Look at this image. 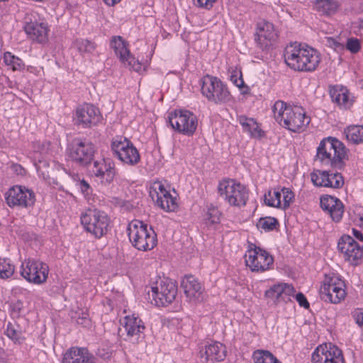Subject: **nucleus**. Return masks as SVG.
Wrapping results in <instances>:
<instances>
[{"label":"nucleus","instance_id":"obj_35","mask_svg":"<svg viewBox=\"0 0 363 363\" xmlns=\"http://www.w3.org/2000/svg\"><path fill=\"white\" fill-rule=\"evenodd\" d=\"M314 6L322 14L332 16L337 12L340 4L336 0H315Z\"/></svg>","mask_w":363,"mask_h":363},{"label":"nucleus","instance_id":"obj_31","mask_svg":"<svg viewBox=\"0 0 363 363\" xmlns=\"http://www.w3.org/2000/svg\"><path fill=\"white\" fill-rule=\"evenodd\" d=\"M330 96L340 108L348 109L353 105V98L348 89L343 86L337 85L330 89Z\"/></svg>","mask_w":363,"mask_h":363},{"label":"nucleus","instance_id":"obj_29","mask_svg":"<svg viewBox=\"0 0 363 363\" xmlns=\"http://www.w3.org/2000/svg\"><path fill=\"white\" fill-rule=\"evenodd\" d=\"M320 206L335 222H339L342 219L344 206L339 199L328 195L323 196L320 198Z\"/></svg>","mask_w":363,"mask_h":363},{"label":"nucleus","instance_id":"obj_20","mask_svg":"<svg viewBox=\"0 0 363 363\" xmlns=\"http://www.w3.org/2000/svg\"><path fill=\"white\" fill-rule=\"evenodd\" d=\"M67 152L72 160L80 164L86 165L93 160L95 147L93 143L86 140L76 139Z\"/></svg>","mask_w":363,"mask_h":363},{"label":"nucleus","instance_id":"obj_34","mask_svg":"<svg viewBox=\"0 0 363 363\" xmlns=\"http://www.w3.org/2000/svg\"><path fill=\"white\" fill-rule=\"evenodd\" d=\"M343 133L347 141L352 145L363 144V125H350L345 128Z\"/></svg>","mask_w":363,"mask_h":363},{"label":"nucleus","instance_id":"obj_9","mask_svg":"<svg viewBox=\"0 0 363 363\" xmlns=\"http://www.w3.org/2000/svg\"><path fill=\"white\" fill-rule=\"evenodd\" d=\"M245 263L253 272H264L272 268L273 257L265 250L250 243L245 253Z\"/></svg>","mask_w":363,"mask_h":363},{"label":"nucleus","instance_id":"obj_8","mask_svg":"<svg viewBox=\"0 0 363 363\" xmlns=\"http://www.w3.org/2000/svg\"><path fill=\"white\" fill-rule=\"evenodd\" d=\"M323 300L334 304L343 301L346 297V286L340 276L334 274H325L319 289Z\"/></svg>","mask_w":363,"mask_h":363},{"label":"nucleus","instance_id":"obj_50","mask_svg":"<svg viewBox=\"0 0 363 363\" xmlns=\"http://www.w3.org/2000/svg\"><path fill=\"white\" fill-rule=\"evenodd\" d=\"M293 298H295L296 301L298 302L301 307H303L304 308H309L310 304L303 294L301 292L296 294H294V296Z\"/></svg>","mask_w":363,"mask_h":363},{"label":"nucleus","instance_id":"obj_7","mask_svg":"<svg viewBox=\"0 0 363 363\" xmlns=\"http://www.w3.org/2000/svg\"><path fill=\"white\" fill-rule=\"evenodd\" d=\"M80 223L86 232L96 238H101L108 232L110 218L103 211L89 208L82 213Z\"/></svg>","mask_w":363,"mask_h":363},{"label":"nucleus","instance_id":"obj_37","mask_svg":"<svg viewBox=\"0 0 363 363\" xmlns=\"http://www.w3.org/2000/svg\"><path fill=\"white\" fill-rule=\"evenodd\" d=\"M254 363H281V362L269 350H257L252 353Z\"/></svg>","mask_w":363,"mask_h":363},{"label":"nucleus","instance_id":"obj_39","mask_svg":"<svg viewBox=\"0 0 363 363\" xmlns=\"http://www.w3.org/2000/svg\"><path fill=\"white\" fill-rule=\"evenodd\" d=\"M3 60L5 65L13 71H21L25 68L23 60L10 52H4Z\"/></svg>","mask_w":363,"mask_h":363},{"label":"nucleus","instance_id":"obj_4","mask_svg":"<svg viewBox=\"0 0 363 363\" xmlns=\"http://www.w3.org/2000/svg\"><path fill=\"white\" fill-rule=\"evenodd\" d=\"M200 85L201 94L211 103L225 105L234 101L228 85L217 77L206 74L201 79Z\"/></svg>","mask_w":363,"mask_h":363},{"label":"nucleus","instance_id":"obj_40","mask_svg":"<svg viewBox=\"0 0 363 363\" xmlns=\"http://www.w3.org/2000/svg\"><path fill=\"white\" fill-rule=\"evenodd\" d=\"M329 172L323 170H314L311 174V179L313 184L316 186L325 187L327 179H328Z\"/></svg>","mask_w":363,"mask_h":363},{"label":"nucleus","instance_id":"obj_38","mask_svg":"<svg viewBox=\"0 0 363 363\" xmlns=\"http://www.w3.org/2000/svg\"><path fill=\"white\" fill-rule=\"evenodd\" d=\"M15 270V265L10 259L0 257V279H8L11 278Z\"/></svg>","mask_w":363,"mask_h":363},{"label":"nucleus","instance_id":"obj_21","mask_svg":"<svg viewBox=\"0 0 363 363\" xmlns=\"http://www.w3.org/2000/svg\"><path fill=\"white\" fill-rule=\"evenodd\" d=\"M294 199V192L286 187H277L270 189L264 196V201L267 206L282 210L287 209Z\"/></svg>","mask_w":363,"mask_h":363},{"label":"nucleus","instance_id":"obj_32","mask_svg":"<svg viewBox=\"0 0 363 363\" xmlns=\"http://www.w3.org/2000/svg\"><path fill=\"white\" fill-rule=\"evenodd\" d=\"M238 121L244 132L248 133L254 138H262L264 136V132L262 130L260 125L252 118L241 115Z\"/></svg>","mask_w":363,"mask_h":363},{"label":"nucleus","instance_id":"obj_5","mask_svg":"<svg viewBox=\"0 0 363 363\" xmlns=\"http://www.w3.org/2000/svg\"><path fill=\"white\" fill-rule=\"evenodd\" d=\"M128 235L132 245L140 251H149L157 243L154 230L139 220H132L128 226Z\"/></svg>","mask_w":363,"mask_h":363},{"label":"nucleus","instance_id":"obj_17","mask_svg":"<svg viewBox=\"0 0 363 363\" xmlns=\"http://www.w3.org/2000/svg\"><path fill=\"white\" fill-rule=\"evenodd\" d=\"M111 149L115 156L125 164L135 165L140 160L137 148L125 138H114L111 143Z\"/></svg>","mask_w":363,"mask_h":363},{"label":"nucleus","instance_id":"obj_27","mask_svg":"<svg viewBox=\"0 0 363 363\" xmlns=\"http://www.w3.org/2000/svg\"><path fill=\"white\" fill-rule=\"evenodd\" d=\"M91 171L104 184L112 182L116 175L114 163L108 158L95 161Z\"/></svg>","mask_w":363,"mask_h":363},{"label":"nucleus","instance_id":"obj_41","mask_svg":"<svg viewBox=\"0 0 363 363\" xmlns=\"http://www.w3.org/2000/svg\"><path fill=\"white\" fill-rule=\"evenodd\" d=\"M278 224V220L275 218L269 216L261 218L258 220L257 226L259 229L268 232L274 230Z\"/></svg>","mask_w":363,"mask_h":363},{"label":"nucleus","instance_id":"obj_49","mask_svg":"<svg viewBox=\"0 0 363 363\" xmlns=\"http://www.w3.org/2000/svg\"><path fill=\"white\" fill-rule=\"evenodd\" d=\"M325 43L328 47L335 50H342L344 48L343 44L339 42L337 39L333 37L325 38Z\"/></svg>","mask_w":363,"mask_h":363},{"label":"nucleus","instance_id":"obj_57","mask_svg":"<svg viewBox=\"0 0 363 363\" xmlns=\"http://www.w3.org/2000/svg\"><path fill=\"white\" fill-rule=\"evenodd\" d=\"M11 169L16 172L18 174H23L25 172L24 169L21 165L18 164H13L11 165Z\"/></svg>","mask_w":363,"mask_h":363},{"label":"nucleus","instance_id":"obj_30","mask_svg":"<svg viewBox=\"0 0 363 363\" xmlns=\"http://www.w3.org/2000/svg\"><path fill=\"white\" fill-rule=\"evenodd\" d=\"M62 363H95L94 358L85 348L72 347L63 354Z\"/></svg>","mask_w":363,"mask_h":363},{"label":"nucleus","instance_id":"obj_56","mask_svg":"<svg viewBox=\"0 0 363 363\" xmlns=\"http://www.w3.org/2000/svg\"><path fill=\"white\" fill-rule=\"evenodd\" d=\"M26 70L30 73L38 76L43 72V68L41 67L28 66Z\"/></svg>","mask_w":363,"mask_h":363},{"label":"nucleus","instance_id":"obj_26","mask_svg":"<svg viewBox=\"0 0 363 363\" xmlns=\"http://www.w3.org/2000/svg\"><path fill=\"white\" fill-rule=\"evenodd\" d=\"M121 324L125 329L128 340L138 342L143 339L145 327L143 320L135 314L126 315L121 320Z\"/></svg>","mask_w":363,"mask_h":363},{"label":"nucleus","instance_id":"obj_14","mask_svg":"<svg viewBox=\"0 0 363 363\" xmlns=\"http://www.w3.org/2000/svg\"><path fill=\"white\" fill-rule=\"evenodd\" d=\"M23 30L27 38L33 42L43 44L48 40L49 26L46 22L39 18L35 11L26 13Z\"/></svg>","mask_w":363,"mask_h":363},{"label":"nucleus","instance_id":"obj_46","mask_svg":"<svg viewBox=\"0 0 363 363\" xmlns=\"http://www.w3.org/2000/svg\"><path fill=\"white\" fill-rule=\"evenodd\" d=\"M77 186L85 199L88 201L90 200L92 194V189L89 184L84 179H82L78 182Z\"/></svg>","mask_w":363,"mask_h":363},{"label":"nucleus","instance_id":"obj_42","mask_svg":"<svg viewBox=\"0 0 363 363\" xmlns=\"http://www.w3.org/2000/svg\"><path fill=\"white\" fill-rule=\"evenodd\" d=\"M350 217L354 225L363 229V206H354L350 212Z\"/></svg>","mask_w":363,"mask_h":363},{"label":"nucleus","instance_id":"obj_22","mask_svg":"<svg viewBox=\"0 0 363 363\" xmlns=\"http://www.w3.org/2000/svg\"><path fill=\"white\" fill-rule=\"evenodd\" d=\"M277 38L278 32L272 22L261 20L257 23L255 40L261 48L272 46Z\"/></svg>","mask_w":363,"mask_h":363},{"label":"nucleus","instance_id":"obj_25","mask_svg":"<svg viewBox=\"0 0 363 363\" xmlns=\"http://www.w3.org/2000/svg\"><path fill=\"white\" fill-rule=\"evenodd\" d=\"M296 290L291 284L279 282L271 286L264 292V296L275 304L291 301Z\"/></svg>","mask_w":363,"mask_h":363},{"label":"nucleus","instance_id":"obj_52","mask_svg":"<svg viewBox=\"0 0 363 363\" xmlns=\"http://www.w3.org/2000/svg\"><path fill=\"white\" fill-rule=\"evenodd\" d=\"M352 316L355 323L361 328H363V309H357L353 312Z\"/></svg>","mask_w":363,"mask_h":363},{"label":"nucleus","instance_id":"obj_55","mask_svg":"<svg viewBox=\"0 0 363 363\" xmlns=\"http://www.w3.org/2000/svg\"><path fill=\"white\" fill-rule=\"evenodd\" d=\"M195 4L199 6L206 9H210L212 7L213 4L216 0H194Z\"/></svg>","mask_w":363,"mask_h":363},{"label":"nucleus","instance_id":"obj_19","mask_svg":"<svg viewBox=\"0 0 363 363\" xmlns=\"http://www.w3.org/2000/svg\"><path fill=\"white\" fill-rule=\"evenodd\" d=\"M311 363H345L342 351L329 342L319 345L311 354Z\"/></svg>","mask_w":363,"mask_h":363},{"label":"nucleus","instance_id":"obj_24","mask_svg":"<svg viewBox=\"0 0 363 363\" xmlns=\"http://www.w3.org/2000/svg\"><path fill=\"white\" fill-rule=\"evenodd\" d=\"M337 247L344 259L352 265H357L363 257V248L350 235H342Z\"/></svg>","mask_w":363,"mask_h":363},{"label":"nucleus","instance_id":"obj_43","mask_svg":"<svg viewBox=\"0 0 363 363\" xmlns=\"http://www.w3.org/2000/svg\"><path fill=\"white\" fill-rule=\"evenodd\" d=\"M325 187H330L333 189L341 188L344 184V179L342 176L339 173H330L329 172L328 179Z\"/></svg>","mask_w":363,"mask_h":363},{"label":"nucleus","instance_id":"obj_2","mask_svg":"<svg viewBox=\"0 0 363 363\" xmlns=\"http://www.w3.org/2000/svg\"><path fill=\"white\" fill-rule=\"evenodd\" d=\"M272 111L274 120L291 132H303L311 122L302 107L291 106L281 100L274 102Z\"/></svg>","mask_w":363,"mask_h":363},{"label":"nucleus","instance_id":"obj_16","mask_svg":"<svg viewBox=\"0 0 363 363\" xmlns=\"http://www.w3.org/2000/svg\"><path fill=\"white\" fill-rule=\"evenodd\" d=\"M168 121L172 128L185 135H192L197 128V118L191 111L178 109L168 115Z\"/></svg>","mask_w":363,"mask_h":363},{"label":"nucleus","instance_id":"obj_13","mask_svg":"<svg viewBox=\"0 0 363 363\" xmlns=\"http://www.w3.org/2000/svg\"><path fill=\"white\" fill-rule=\"evenodd\" d=\"M48 265L34 258L25 259L20 266V274L28 282L40 285L46 282L49 274Z\"/></svg>","mask_w":363,"mask_h":363},{"label":"nucleus","instance_id":"obj_48","mask_svg":"<svg viewBox=\"0 0 363 363\" xmlns=\"http://www.w3.org/2000/svg\"><path fill=\"white\" fill-rule=\"evenodd\" d=\"M346 48L352 53L358 52L361 49L359 40L354 38H348L346 43Z\"/></svg>","mask_w":363,"mask_h":363},{"label":"nucleus","instance_id":"obj_18","mask_svg":"<svg viewBox=\"0 0 363 363\" xmlns=\"http://www.w3.org/2000/svg\"><path fill=\"white\" fill-rule=\"evenodd\" d=\"M73 119L77 125L89 128L101 123L104 118L98 107L91 104H84L76 108Z\"/></svg>","mask_w":363,"mask_h":363},{"label":"nucleus","instance_id":"obj_15","mask_svg":"<svg viewBox=\"0 0 363 363\" xmlns=\"http://www.w3.org/2000/svg\"><path fill=\"white\" fill-rule=\"evenodd\" d=\"M5 202L11 208H27L35 201L33 191L22 185H13L4 194Z\"/></svg>","mask_w":363,"mask_h":363},{"label":"nucleus","instance_id":"obj_1","mask_svg":"<svg viewBox=\"0 0 363 363\" xmlns=\"http://www.w3.org/2000/svg\"><path fill=\"white\" fill-rule=\"evenodd\" d=\"M284 57L290 69L301 72H314L321 61L320 54L317 50L297 42L286 45Z\"/></svg>","mask_w":363,"mask_h":363},{"label":"nucleus","instance_id":"obj_47","mask_svg":"<svg viewBox=\"0 0 363 363\" xmlns=\"http://www.w3.org/2000/svg\"><path fill=\"white\" fill-rule=\"evenodd\" d=\"M5 333L9 339L13 341H18L21 334L16 325L11 323H8Z\"/></svg>","mask_w":363,"mask_h":363},{"label":"nucleus","instance_id":"obj_28","mask_svg":"<svg viewBox=\"0 0 363 363\" xmlns=\"http://www.w3.org/2000/svg\"><path fill=\"white\" fill-rule=\"evenodd\" d=\"M182 287L188 301L197 303L203 300V289L199 280L192 275L185 276L182 281Z\"/></svg>","mask_w":363,"mask_h":363},{"label":"nucleus","instance_id":"obj_6","mask_svg":"<svg viewBox=\"0 0 363 363\" xmlns=\"http://www.w3.org/2000/svg\"><path fill=\"white\" fill-rule=\"evenodd\" d=\"M219 196L229 206L240 208L244 207L249 197L248 190L240 182L233 179H223L217 186Z\"/></svg>","mask_w":363,"mask_h":363},{"label":"nucleus","instance_id":"obj_51","mask_svg":"<svg viewBox=\"0 0 363 363\" xmlns=\"http://www.w3.org/2000/svg\"><path fill=\"white\" fill-rule=\"evenodd\" d=\"M352 28L356 35L363 36V18L353 22Z\"/></svg>","mask_w":363,"mask_h":363},{"label":"nucleus","instance_id":"obj_10","mask_svg":"<svg viewBox=\"0 0 363 363\" xmlns=\"http://www.w3.org/2000/svg\"><path fill=\"white\" fill-rule=\"evenodd\" d=\"M149 194L155 204L165 212H174L179 208L175 193L170 191V187L162 181H155L150 186Z\"/></svg>","mask_w":363,"mask_h":363},{"label":"nucleus","instance_id":"obj_36","mask_svg":"<svg viewBox=\"0 0 363 363\" xmlns=\"http://www.w3.org/2000/svg\"><path fill=\"white\" fill-rule=\"evenodd\" d=\"M222 213L215 206L211 204L206 207L203 216V223L206 226H213L220 223Z\"/></svg>","mask_w":363,"mask_h":363},{"label":"nucleus","instance_id":"obj_53","mask_svg":"<svg viewBox=\"0 0 363 363\" xmlns=\"http://www.w3.org/2000/svg\"><path fill=\"white\" fill-rule=\"evenodd\" d=\"M236 87L239 89L241 95L247 96L250 94L251 89L248 85L245 84L244 81L237 84Z\"/></svg>","mask_w":363,"mask_h":363},{"label":"nucleus","instance_id":"obj_11","mask_svg":"<svg viewBox=\"0 0 363 363\" xmlns=\"http://www.w3.org/2000/svg\"><path fill=\"white\" fill-rule=\"evenodd\" d=\"M151 303L157 306L165 307L176 298L177 286L172 280L166 279L154 283L147 292Z\"/></svg>","mask_w":363,"mask_h":363},{"label":"nucleus","instance_id":"obj_58","mask_svg":"<svg viewBox=\"0 0 363 363\" xmlns=\"http://www.w3.org/2000/svg\"><path fill=\"white\" fill-rule=\"evenodd\" d=\"M352 234L356 239H357L360 241L363 240V234L362 233L361 231H359L355 228H352Z\"/></svg>","mask_w":363,"mask_h":363},{"label":"nucleus","instance_id":"obj_12","mask_svg":"<svg viewBox=\"0 0 363 363\" xmlns=\"http://www.w3.org/2000/svg\"><path fill=\"white\" fill-rule=\"evenodd\" d=\"M110 47L124 66L138 73L145 71L147 65L135 59L130 52L129 43L121 36H113L110 41Z\"/></svg>","mask_w":363,"mask_h":363},{"label":"nucleus","instance_id":"obj_54","mask_svg":"<svg viewBox=\"0 0 363 363\" xmlns=\"http://www.w3.org/2000/svg\"><path fill=\"white\" fill-rule=\"evenodd\" d=\"M76 321H77V323L79 325H82L83 326H87V325H89V323H90V320L89 318V315L85 312H82V315L79 316L77 318Z\"/></svg>","mask_w":363,"mask_h":363},{"label":"nucleus","instance_id":"obj_44","mask_svg":"<svg viewBox=\"0 0 363 363\" xmlns=\"http://www.w3.org/2000/svg\"><path fill=\"white\" fill-rule=\"evenodd\" d=\"M75 45L82 53H91L96 48L94 43L86 39L77 40L75 42Z\"/></svg>","mask_w":363,"mask_h":363},{"label":"nucleus","instance_id":"obj_59","mask_svg":"<svg viewBox=\"0 0 363 363\" xmlns=\"http://www.w3.org/2000/svg\"><path fill=\"white\" fill-rule=\"evenodd\" d=\"M104 3L108 6H113L121 1V0H104Z\"/></svg>","mask_w":363,"mask_h":363},{"label":"nucleus","instance_id":"obj_3","mask_svg":"<svg viewBox=\"0 0 363 363\" xmlns=\"http://www.w3.org/2000/svg\"><path fill=\"white\" fill-rule=\"evenodd\" d=\"M346 158L347 148L336 138H324L316 148L315 160L322 165L341 168Z\"/></svg>","mask_w":363,"mask_h":363},{"label":"nucleus","instance_id":"obj_33","mask_svg":"<svg viewBox=\"0 0 363 363\" xmlns=\"http://www.w3.org/2000/svg\"><path fill=\"white\" fill-rule=\"evenodd\" d=\"M50 143L49 142H45L42 143V147L40 149L38 146V151L35 152L33 155L32 156L34 165L35 166L36 170L40 176H42L43 178H45L48 175L47 174L42 170L43 167H45L48 166V163L47 161L44 160L40 155H47L50 150Z\"/></svg>","mask_w":363,"mask_h":363},{"label":"nucleus","instance_id":"obj_23","mask_svg":"<svg viewBox=\"0 0 363 363\" xmlns=\"http://www.w3.org/2000/svg\"><path fill=\"white\" fill-rule=\"evenodd\" d=\"M227 356L226 346L218 341L207 342L199 352V357L203 363H216L223 361Z\"/></svg>","mask_w":363,"mask_h":363},{"label":"nucleus","instance_id":"obj_45","mask_svg":"<svg viewBox=\"0 0 363 363\" xmlns=\"http://www.w3.org/2000/svg\"><path fill=\"white\" fill-rule=\"evenodd\" d=\"M229 79L236 86L244 81L241 69L238 67H232L228 70Z\"/></svg>","mask_w":363,"mask_h":363}]
</instances>
